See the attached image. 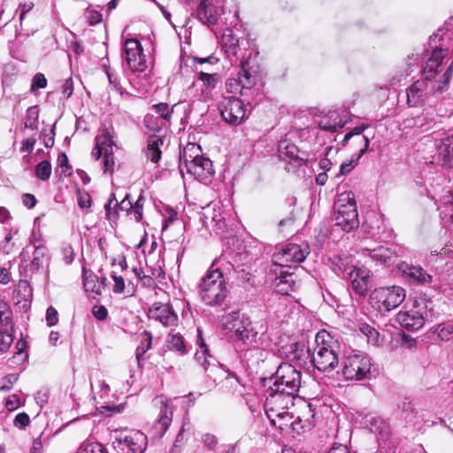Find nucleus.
<instances>
[{
  "mask_svg": "<svg viewBox=\"0 0 453 453\" xmlns=\"http://www.w3.org/2000/svg\"><path fill=\"white\" fill-rule=\"evenodd\" d=\"M295 398L268 390L265 402V411L271 424L286 433L300 434L310 430L315 416L311 404L299 398L294 404Z\"/></svg>",
  "mask_w": 453,
  "mask_h": 453,
  "instance_id": "nucleus-1",
  "label": "nucleus"
},
{
  "mask_svg": "<svg viewBox=\"0 0 453 453\" xmlns=\"http://www.w3.org/2000/svg\"><path fill=\"white\" fill-rule=\"evenodd\" d=\"M337 342L331 334L319 331L315 337L311 362L319 371L327 372L333 371L339 364L336 352Z\"/></svg>",
  "mask_w": 453,
  "mask_h": 453,
  "instance_id": "nucleus-2",
  "label": "nucleus"
},
{
  "mask_svg": "<svg viewBox=\"0 0 453 453\" xmlns=\"http://www.w3.org/2000/svg\"><path fill=\"white\" fill-rule=\"evenodd\" d=\"M180 165L200 181L208 180L213 173L212 162L202 155L201 148L196 143H188L180 155Z\"/></svg>",
  "mask_w": 453,
  "mask_h": 453,
  "instance_id": "nucleus-3",
  "label": "nucleus"
},
{
  "mask_svg": "<svg viewBox=\"0 0 453 453\" xmlns=\"http://www.w3.org/2000/svg\"><path fill=\"white\" fill-rule=\"evenodd\" d=\"M201 299L208 305L220 304L227 295L223 273L219 269L209 270L199 285Z\"/></svg>",
  "mask_w": 453,
  "mask_h": 453,
  "instance_id": "nucleus-4",
  "label": "nucleus"
},
{
  "mask_svg": "<svg viewBox=\"0 0 453 453\" xmlns=\"http://www.w3.org/2000/svg\"><path fill=\"white\" fill-rule=\"evenodd\" d=\"M334 221L345 232L358 226V215L355 196L351 191L341 193L334 203Z\"/></svg>",
  "mask_w": 453,
  "mask_h": 453,
  "instance_id": "nucleus-5",
  "label": "nucleus"
},
{
  "mask_svg": "<svg viewBox=\"0 0 453 453\" xmlns=\"http://www.w3.org/2000/svg\"><path fill=\"white\" fill-rule=\"evenodd\" d=\"M301 372L290 364L285 363L279 366L273 386L269 390L289 395L296 399L301 387Z\"/></svg>",
  "mask_w": 453,
  "mask_h": 453,
  "instance_id": "nucleus-6",
  "label": "nucleus"
},
{
  "mask_svg": "<svg viewBox=\"0 0 453 453\" xmlns=\"http://www.w3.org/2000/svg\"><path fill=\"white\" fill-rule=\"evenodd\" d=\"M224 329L232 332L236 340L246 345H251L257 342V332L253 327L250 320L239 312L226 314L222 320Z\"/></svg>",
  "mask_w": 453,
  "mask_h": 453,
  "instance_id": "nucleus-7",
  "label": "nucleus"
},
{
  "mask_svg": "<svg viewBox=\"0 0 453 453\" xmlns=\"http://www.w3.org/2000/svg\"><path fill=\"white\" fill-rule=\"evenodd\" d=\"M111 438L115 449L127 453H143L147 446L145 434L137 430L115 429Z\"/></svg>",
  "mask_w": 453,
  "mask_h": 453,
  "instance_id": "nucleus-8",
  "label": "nucleus"
},
{
  "mask_svg": "<svg viewBox=\"0 0 453 453\" xmlns=\"http://www.w3.org/2000/svg\"><path fill=\"white\" fill-rule=\"evenodd\" d=\"M405 297V289L400 286L379 288L371 293L370 303L380 311H389L398 307Z\"/></svg>",
  "mask_w": 453,
  "mask_h": 453,
  "instance_id": "nucleus-9",
  "label": "nucleus"
},
{
  "mask_svg": "<svg viewBox=\"0 0 453 453\" xmlns=\"http://www.w3.org/2000/svg\"><path fill=\"white\" fill-rule=\"evenodd\" d=\"M427 314V301L422 297L415 298L411 305L397 314L399 324L411 330H418L425 324Z\"/></svg>",
  "mask_w": 453,
  "mask_h": 453,
  "instance_id": "nucleus-10",
  "label": "nucleus"
},
{
  "mask_svg": "<svg viewBox=\"0 0 453 453\" xmlns=\"http://www.w3.org/2000/svg\"><path fill=\"white\" fill-rule=\"evenodd\" d=\"M372 362L369 357L353 353L344 357L342 372L346 380H362L370 374Z\"/></svg>",
  "mask_w": 453,
  "mask_h": 453,
  "instance_id": "nucleus-11",
  "label": "nucleus"
},
{
  "mask_svg": "<svg viewBox=\"0 0 453 453\" xmlns=\"http://www.w3.org/2000/svg\"><path fill=\"white\" fill-rule=\"evenodd\" d=\"M308 254L307 247L302 248L295 243L286 244L273 254V267H281L285 270L292 269L303 262Z\"/></svg>",
  "mask_w": 453,
  "mask_h": 453,
  "instance_id": "nucleus-12",
  "label": "nucleus"
},
{
  "mask_svg": "<svg viewBox=\"0 0 453 453\" xmlns=\"http://www.w3.org/2000/svg\"><path fill=\"white\" fill-rule=\"evenodd\" d=\"M125 59L133 73H142L148 65L141 42L136 39H127L124 47Z\"/></svg>",
  "mask_w": 453,
  "mask_h": 453,
  "instance_id": "nucleus-13",
  "label": "nucleus"
},
{
  "mask_svg": "<svg viewBox=\"0 0 453 453\" xmlns=\"http://www.w3.org/2000/svg\"><path fill=\"white\" fill-rule=\"evenodd\" d=\"M366 128V125L354 127L345 134L342 141L343 146L349 145L351 150H357L352 156V157H356V161H358L366 152L370 143V138L367 135L363 134Z\"/></svg>",
  "mask_w": 453,
  "mask_h": 453,
  "instance_id": "nucleus-14",
  "label": "nucleus"
},
{
  "mask_svg": "<svg viewBox=\"0 0 453 453\" xmlns=\"http://www.w3.org/2000/svg\"><path fill=\"white\" fill-rule=\"evenodd\" d=\"M220 112L223 119L232 125H240L246 117L243 103L240 99L232 96L223 99Z\"/></svg>",
  "mask_w": 453,
  "mask_h": 453,
  "instance_id": "nucleus-15",
  "label": "nucleus"
},
{
  "mask_svg": "<svg viewBox=\"0 0 453 453\" xmlns=\"http://www.w3.org/2000/svg\"><path fill=\"white\" fill-rule=\"evenodd\" d=\"M398 273L408 281L420 285L432 283L433 277L421 266L414 265L407 262H401L397 265Z\"/></svg>",
  "mask_w": 453,
  "mask_h": 453,
  "instance_id": "nucleus-16",
  "label": "nucleus"
},
{
  "mask_svg": "<svg viewBox=\"0 0 453 453\" xmlns=\"http://www.w3.org/2000/svg\"><path fill=\"white\" fill-rule=\"evenodd\" d=\"M149 316L165 326H175L178 320L177 314L168 303H154L149 310Z\"/></svg>",
  "mask_w": 453,
  "mask_h": 453,
  "instance_id": "nucleus-17",
  "label": "nucleus"
},
{
  "mask_svg": "<svg viewBox=\"0 0 453 453\" xmlns=\"http://www.w3.org/2000/svg\"><path fill=\"white\" fill-rule=\"evenodd\" d=\"M30 243L34 246L32 253L31 267L36 272L48 269L50 263V254L48 248L45 246L44 242L32 238Z\"/></svg>",
  "mask_w": 453,
  "mask_h": 453,
  "instance_id": "nucleus-18",
  "label": "nucleus"
},
{
  "mask_svg": "<svg viewBox=\"0 0 453 453\" xmlns=\"http://www.w3.org/2000/svg\"><path fill=\"white\" fill-rule=\"evenodd\" d=\"M349 280L355 292L364 296L370 287V271L365 266L355 265L349 273Z\"/></svg>",
  "mask_w": 453,
  "mask_h": 453,
  "instance_id": "nucleus-19",
  "label": "nucleus"
},
{
  "mask_svg": "<svg viewBox=\"0 0 453 453\" xmlns=\"http://www.w3.org/2000/svg\"><path fill=\"white\" fill-rule=\"evenodd\" d=\"M275 279L274 287L278 293L281 295H288L292 291L296 285V279L293 273L288 270L282 269L281 267H273V269Z\"/></svg>",
  "mask_w": 453,
  "mask_h": 453,
  "instance_id": "nucleus-20",
  "label": "nucleus"
},
{
  "mask_svg": "<svg viewBox=\"0 0 453 453\" xmlns=\"http://www.w3.org/2000/svg\"><path fill=\"white\" fill-rule=\"evenodd\" d=\"M202 217L203 224L209 228L221 229L225 226L220 207L216 203H210L203 208Z\"/></svg>",
  "mask_w": 453,
  "mask_h": 453,
  "instance_id": "nucleus-21",
  "label": "nucleus"
},
{
  "mask_svg": "<svg viewBox=\"0 0 453 453\" xmlns=\"http://www.w3.org/2000/svg\"><path fill=\"white\" fill-rule=\"evenodd\" d=\"M112 135L108 130H104L103 133L96 137V147L92 151V156L95 157L96 159H99L105 152H112Z\"/></svg>",
  "mask_w": 453,
  "mask_h": 453,
  "instance_id": "nucleus-22",
  "label": "nucleus"
},
{
  "mask_svg": "<svg viewBox=\"0 0 453 453\" xmlns=\"http://www.w3.org/2000/svg\"><path fill=\"white\" fill-rule=\"evenodd\" d=\"M197 344L199 349L195 354L196 360L203 367L205 371L209 369L210 365L216 367L217 365L214 362L215 360L211 356L208 354V349L199 329L197 331Z\"/></svg>",
  "mask_w": 453,
  "mask_h": 453,
  "instance_id": "nucleus-23",
  "label": "nucleus"
},
{
  "mask_svg": "<svg viewBox=\"0 0 453 453\" xmlns=\"http://www.w3.org/2000/svg\"><path fill=\"white\" fill-rule=\"evenodd\" d=\"M439 156L443 162L453 166V136L444 138L439 146Z\"/></svg>",
  "mask_w": 453,
  "mask_h": 453,
  "instance_id": "nucleus-24",
  "label": "nucleus"
},
{
  "mask_svg": "<svg viewBox=\"0 0 453 453\" xmlns=\"http://www.w3.org/2000/svg\"><path fill=\"white\" fill-rule=\"evenodd\" d=\"M422 82H415L407 90V102L410 106L416 107L422 104L424 93Z\"/></svg>",
  "mask_w": 453,
  "mask_h": 453,
  "instance_id": "nucleus-25",
  "label": "nucleus"
},
{
  "mask_svg": "<svg viewBox=\"0 0 453 453\" xmlns=\"http://www.w3.org/2000/svg\"><path fill=\"white\" fill-rule=\"evenodd\" d=\"M165 347L169 350H174L180 355L187 353L184 340L180 334H169L165 341Z\"/></svg>",
  "mask_w": 453,
  "mask_h": 453,
  "instance_id": "nucleus-26",
  "label": "nucleus"
},
{
  "mask_svg": "<svg viewBox=\"0 0 453 453\" xmlns=\"http://www.w3.org/2000/svg\"><path fill=\"white\" fill-rule=\"evenodd\" d=\"M197 16L201 21L206 24H214L217 21L213 7L207 4L204 0L198 6Z\"/></svg>",
  "mask_w": 453,
  "mask_h": 453,
  "instance_id": "nucleus-27",
  "label": "nucleus"
},
{
  "mask_svg": "<svg viewBox=\"0 0 453 453\" xmlns=\"http://www.w3.org/2000/svg\"><path fill=\"white\" fill-rule=\"evenodd\" d=\"M359 330L366 337L368 343L374 346L382 344L383 338L374 327L364 323L359 326Z\"/></svg>",
  "mask_w": 453,
  "mask_h": 453,
  "instance_id": "nucleus-28",
  "label": "nucleus"
},
{
  "mask_svg": "<svg viewBox=\"0 0 453 453\" xmlns=\"http://www.w3.org/2000/svg\"><path fill=\"white\" fill-rule=\"evenodd\" d=\"M368 255L374 260L388 263L394 257V252L389 249L379 246L373 250H366Z\"/></svg>",
  "mask_w": 453,
  "mask_h": 453,
  "instance_id": "nucleus-29",
  "label": "nucleus"
},
{
  "mask_svg": "<svg viewBox=\"0 0 453 453\" xmlns=\"http://www.w3.org/2000/svg\"><path fill=\"white\" fill-rule=\"evenodd\" d=\"M13 342L12 325H4L0 328V351L5 352Z\"/></svg>",
  "mask_w": 453,
  "mask_h": 453,
  "instance_id": "nucleus-30",
  "label": "nucleus"
},
{
  "mask_svg": "<svg viewBox=\"0 0 453 453\" xmlns=\"http://www.w3.org/2000/svg\"><path fill=\"white\" fill-rule=\"evenodd\" d=\"M152 335L150 332L144 331L141 334V342L136 349V357L139 360L151 347Z\"/></svg>",
  "mask_w": 453,
  "mask_h": 453,
  "instance_id": "nucleus-31",
  "label": "nucleus"
},
{
  "mask_svg": "<svg viewBox=\"0 0 453 453\" xmlns=\"http://www.w3.org/2000/svg\"><path fill=\"white\" fill-rule=\"evenodd\" d=\"M113 204L114 207L118 206L121 211H129L134 204L129 201V196L127 195L124 199L119 203L114 194L111 195L108 203L105 205V211L110 213L111 206Z\"/></svg>",
  "mask_w": 453,
  "mask_h": 453,
  "instance_id": "nucleus-32",
  "label": "nucleus"
},
{
  "mask_svg": "<svg viewBox=\"0 0 453 453\" xmlns=\"http://www.w3.org/2000/svg\"><path fill=\"white\" fill-rule=\"evenodd\" d=\"M442 58L440 53H434L431 58L428 59L425 67V73L426 79H432L434 77V73L436 72L440 65V60Z\"/></svg>",
  "mask_w": 453,
  "mask_h": 453,
  "instance_id": "nucleus-33",
  "label": "nucleus"
},
{
  "mask_svg": "<svg viewBox=\"0 0 453 453\" xmlns=\"http://www.w3.org/2000/svg\"><path fill=\"white\" fill-rule=\"evenodd\" d=\"M56 172L61 176L71 174V166L69 165L68 157L65 153H60L58 157Z\"/></svg>",
  "mask_w": 453,
  "mask_h": 453,
  "instance_id": "nucleus-34",
  "label": "nucleus"
},
{
  "mask_svg": "<svg viewBox=\"0 0 453 453\" xmlns=\"http://www.w3.org/2000/svg\"><path fill=\"white\" fill-rule=\"evenodd\" d=\"M35 175L42 180H47L51 175V165L49 161H42L35 167Z\"/></svg>",
  "mask_w": 453,
  "mask_h": 453,
  "instance_id": "nucleus-35",
  "label": "nucleus"
},
{
  "mask_svg": "<svg viewBox=\"0 0 453 453\" xmlns=\"http://www.w3.org/2000/svg\"><path fill=\"white\" fill-rule=\"evenodd\" d=\"M159 142L162 143L159 139H152L148 145L147 157L153 163H157L161 157V152L158 149Z\"/></svg>",
  "mask_w": 453,
  "mask_h": 453,
  "instance_id": "nucleus-36",
  "label": "nucleus"
},
{
  "mask_svg": "<svg viewBox=\"0 0 453 453\" xmlns=\"http://www.w3.org/2000/svg\"><path fill=\"white\" fill-rule=\"evenodd\" d=\"M12 311L7 303L0 301V323L1 326L11 324Z\"/></svg>",
  "mask_w": 453,
  "mask_h": 453,
  "instance_id": "nucleus-37",
  "label": "nucleus"
},
{
  "mask_svg": "<svg viewBox=\"0 0 453 453\" xmlns=\"http://www.w3.org/2000/svg\"><path fill=\"white\" fill-rule=\"evenodd\" d=\"M319 126L321 129H323L325 131H329V132H336L339 128L342 127V125H340L337 122L336 118L334 119H331V118L330 119H327V118L322 119L319 122Z\"/></svg>",
  "mask_w": 453,
  "mask_h": 453,
  "instance_id": "nucleus-38",
  "label": "nucleus"
},
{
  "mask_svg": "<svg viewBox=\"0 0 453 453\" xmlns=\"http://www.w3.org/2000/svg\"><path fill=\"white\" fill-rule=\"evenodd\" d=\"M436 333L439 338L447 341L453 338V325L442 324L439 325L436 328Z\"/></svg>",
  "mask_w": 453,
  "mask_h": 453,
  "instance_id": "nucleus-39",
  "label": "nucleus"
},
{
  "mask_svg": "<svg viewBox=\"0 0 453 453\" xmlns=\"http://www.w3.org/2000/svg\"><path fill=\"white\" fill-rule=\"evenodd\" d=\"M78 453H107V450L101 443L92 442L81 447Z\"/></svg>",
  "mask_w": 453,
  "mask_h": 453,
  "instance_id": "nucleus-40",
  "label": "nucleus"
},
{
  "mask_svg": "<svg viewBox=\"0 0 453 453\" xmlns=\"http://www.w3.org/2000/svg\"><path fill=\"white\" fill-rule=\"evenodd\" d=\"M172 410H169L166 405L164 407V411L160 414L158 423L163 430H166L172 421Z\"/></svg>",
  "mask_w": 453,
  "mask_h": 453,
  "instance_id": "nucleus-41",
  "label": "nucleus"
},
{
  "mask_svg": "<svg viewBox=\"0 0 453 453\" xmlns=\"http://www.w3.org/2000/svg\"><path fill=\"white\" fill-rule=\"evenodd\" d=\"M142 196H140L129 211L135 221H140L142 218Z\"/></svg>",
  "mask_w": 453,
  "mask_h": 453,
  "instance_id": "nucleus-42",
  "label": "nucleus"
},
{
  "mask_svg": "<svg viewBox=\"0 0 453 453\" xmlns=\"http://www.w3.org/2000/svg\"><path fill=\"white\" fill-rule=\"evenodd\" d=\"M47 79L44 74L38 73H36L32 80L31 90L36 91L40 88H44L47 86Z\"/></svg>",
  "mask_w": 453,
  "mask_h": 453,
  "instance_id": "nucleus-43",
  "label": "nucleus"
},
{
  "mask_svg": "<svg viewBox=\"0 0 453 453\" xmlns=\"http://www.w3.org/2000/svg\"><path fill=\"white\" fill-rule=\"evenodd\" d=\"M20 405H21V399L16 394L9 395L5 401V408L9 411H16L17 409H19L20 407Z\"/></svg>",
  "mask_w": 453,
  "mask_h": 453,
  "instance_id": "nucleus-44",
  "label": "nucleus"
},
{
  "mask_svg": "<svg viewBox=\"0 0 453 453\" xmlns=\"http://www.w3.org/2000/svg\"><path fill=\"white\" fill-rule=\"evenodd\" d=\"M154 109L156 112L163 119H167L172 114V110L169 108L167 104L160 103L155 104Z\"/></svg>",
  "mask_w": 453,
  "mask_h": 453,
  "instance_id": "nucleus-45",
  "label": "nucleus"
},
{
  "mask_svg": "<svg viewBox=\"0 0 453 453\" xmlns=\"http://www.w3.org/2000/svg\"><path fill=\"white\" fill-rule=\"evenodd\" d=\"M372 430L374 433H379L382 438H384L388 433V426L384 422L377 419H375L373 424H372Z\"/></svg>",
  "mask_w": 453,
  "mask_h": 453,
  "instance_id": "nucleus-46",
  "label": "nucleus"
},
{
  "mask_svg": "<svg viewBox=\"0 0 453 453\" xmlns=\"http://www.w3.org/2000/svg\"><path fill=\"white\" fill-rule=\"evenodd\" d=\"M29 416L25 412H20L16 415L13 424L16 427L24 428L29 424Z\"/></svg>",
  "mask_w": 453,
  "mask_h": 453,
  "instance_id": "nucleus-47",
  "label": "nucleus"
},
{
  "mask_svg": "<svg viewBox=\"0 0 453 453\" xmlns=\"http://www.w3.org/2000/svg\"><path fill=\"white\" fill-rule=\"evenodd\" d=\"M199 79L207 87H214L217 83V77L215 74H210L204 72H200Z\"/></svg>",
  "mask_w": 453,
  "mask_h": 453,
  "instance_id": "nucleus-48",
  "label": "nucleus"
},
{
  "mask_svg": "<svg viewBox=\"0 0 453 453\" xmlns=\"http://www.w3.org/2000/svg\"><path fill=\"white\" fill-rule=\"evenodd\" d=\"M202 442L208 449H212L218 444V439L214 434H204L202 435Z\"/></svg>",
  "mask_w": 453,
  "mask_h": 453,
  "instance_id": "nucleus-49",
  "label": "nucleus"
},
{
  "mask_svg": "<svg viewBox=\"0 0 453 453\" xmlns=\"http://www.w3.org/2000/svg\"><path fill=\"white\" fill-rule=\"evenodd\" d=\"M61 253L65 264L69 265L73 260V250L69 244H65L61 249Z\"/></svg>",
  "mask_w": 453,
  "mask_h": 453,
  "instance_id": "nucleus-50",
  "label": "nucleus"
},
{
  "mask_svg": "<svg viewBox=\"0 0 453 453\" xmlns=\"http://www.w3.org/2000/svg\"><path fill=\"white\" fill-rule=\"evenodd\" d=\"M58 311L53 307H49L46 312V322L49 326H53L58 323Z\"/></svg>",
  "mask_w": 453,
  "mask_h": 453,
  "instance_id": "nucleus-51",
  "label": "nucleus"
},
{
  "mask_svg": "<svg viewBox=\"0 0 453 453\" xmlns=\"http://www.w3.org/2000/svg\"><path fill=\"white\" fill-rule=\"evenodd\" d=\"M104 155V172H113L114 157L112 152H105Z\"/></svg>",
  "mask_w": 453,
  "mask_h": 453,
  "instance_id": "nucleus-52",
  "label": "nucleus"
},
{
  "mask_svg": "<svg viewBox=\"0 0 453 453\" xmlns=\"http://www.w3.org/2000/svg\"><path fill=\"white\" fill-rule=\"evenodd\" d=\"M92 312H93L94 316L99 320H104L107 317V314H108L106 308L103 305L94 306Z\"/></svg>",
  "mask_w": 453,
  "mask_h": 453,
  "instance_id": "nucleus-53",
  "label": "nucleus"
},
{
  "mask_svg": "<svg viewBox=\"0 0 453 453\" xmlns=\"http://www.w3.org/2000/svg\"><path fill=\"white\" fill-rule=\"evenodd\" d=\"M356 158L351 159L349 162L342 163L340 167V174L345 175L348 174L354 169L355 165H357Z\"/></svg>",
  "mask_w": 453,
  "mask_h": 453,
  "instance_id": "nucleus-54",
  "label": "nucleus"
},
{
  "mask_svg": "<svg viewBox=\"0 0 453 453\" xmlns=\"http://www.w3.org/2000/svg\"><path fill=\"white\" fill-rule=\"evenodd\" d=\"M90 25H96L102 21V14L95 10L89 11L87 16Z\"/></svg>",
  "mask_w": 453,
  "mask_h": 453,
  "instance_id": "nucleus-55",
  "label": "nucleus"
},
{
  "mask_svg": "<svg viewBox=\"0 0 453 453\" xmlns=\"http://www.w3.org/2000/svg\"><path fill=\"white\" fill-rule=\"evenodd\" d=\"M240 81L236 79H229L226 82V89L230 93H236L239 89H242L243 86H240Z\"/></svg>",
  "mask_w": 453,
  "mask_h": 453,
  "instance_id": "nucleus-56",
  "label": "nucleus"
},
{
  "mask_svg": "<svg viewBox=\"0 0 453 453\" xmlns=\"http://www.w3.org/2000/svg\"><path fill=\"white\" fill-rule=\"evenodd\" d=\"M73 84L71 79H67L65 81L62 86V94L65 98H68L73 94Z\"/></svg>",
  "mask_w": 453,
  "mask_h": 453,
  "instance_id": "nucleus-57",
  "label": "nucleus"
},
{
  "mask_svg": "<svg viewBox=\"0 0 453 453\" xmlns=\"http://www.w3.org/2000/svg\"><path fill=\"white\" fill-rule=\"evenodd\" d=\"M112 279L114 280L113 290L116 293H122L125 288V282L121 276L113 275Z\"/></svg>",
  "mask_w": 453,
  "mask_h": 453,
  "instance_id": "nucleus-58",
  "label": "nucleus"
},
{
  "mask_svg": "<svg viewBox=\"0 0 453 453\" xmlns=\"http://www.w3.org/2000/svg\"><path fill=\"white\" fill-rule=\"evenodd\" d=\"M35 144V138H33V137L27 138L22 142L21 150L23 152L30 153L34 150Z\"/></svg>",
  "mask_w": 453,
  "mask_h": 453,
  "instance_id": "nucleus-59",
  "label": "nucleus"
},
{
  "mask_svg": "<svg viewBox=\"0 0 453 453\" xmlns=\"http://www.w3.org/2000/svg\"><path fill=\"white\" fill-rule=\"evenodd\" d=\"M78 203L82 209L89 208L91 204L90 196L87 193L80 194Z\"/></svg>",
  "mask_w": 453,
  "mask_h": 453,
  "instance_id": "nucleus-60",
  "label": "nucleus"
},
{
  "mask_svg": "<svg viewBox=\"0 0 453 453\" xmlns=\"http://www.w3.org/2000/svg\"><path fill=\"white\" fill-rule=\"evenodd\" d=\"M452 69H453V66H452V65H451L447 69V71L444 73V74H443V84H442V85H440V86L437 88V89H438L439 91H443V90L447 88V86H448V84H449V81H450V79H451V77H452Z\"/></svg>",
  "mask_w": 453,
  "mask_h": 453,
  "instance_id": "nucleus-61",
  "label": "nucleus"
},
{
  "mask_svg": "<svg viewBox=\"0 0 453 453\" xmlns=\"http://www.w3.org/2000/svg\"><path fill=\"white\" fill-rule=\"evenodd\" d=\"M18 380L17 374H9L4 378V383L2 386V389L10 390L12 384Z\"/></svg>",
  "mask_w": 453,
  "mask_h": 453,
  "instance_id": "nucleus-62",
  "label": "nucleus"
},
{
  "mask_svg": "<svg viewBox=\"0 0 453 453\" xmlns=\"http://www.w3.org/2000/svg\"><path fill=\"white\" fill-rule=\"evenodd\" d=\"M11 281V273L5 267H0V283L6 285Z\"/></svg>",
  "mask_w": 453,
  "mask_h": 453,
  "instance_id": "nucleus-63",
  "label": "nucleus"
},
{
  "mask_svg": "<svg viewBox=\"0 0 453 453\" xmlns=\"http://www.w3.org/2000/svg\"><path fill=\"white\" fill-rule=\"evenodd\" d=\"M30 453H42V442L40 437L34 440Z\"/></svg>",
  "mask_w": 453,
  "mask_h": 453,
  "instance_id": "nucleus-64",
  "label": "nucleus"
}]
</instances>
